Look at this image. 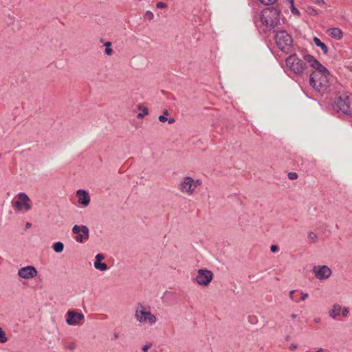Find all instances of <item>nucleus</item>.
Returning <instances> with one entry per match:
<instances>
[{
    "label": "nucleus",
    "mask_w": 352,
    "mask_h": 352,
    "mask_svg": "<svg viewBox=\"0 0 352 352\" xmlns=\"http://www.w3.org/2000/svg\"><path fill=\"white\" fill-rule=\"evenodd\" d=\"M302 58L315 69L309 76V85L320 93L325 92L329 87V72L312 55L303 54Z\"/></svg>",
    "instance_id": "1"
},
{
    "label": "nucleus",
    "mask_w": 352,
    "mask_h": 352,
    "mask_svg": "<svg viewBox=\"0 0 352 352\" xmlns=\"http://www.w3.org/2000/svg\"><path fill=\"white\" fill-rule=\"evenodd\" d=\"M280 10L277 7H270L263 9L260 14V21L265 27L264 32L274 30L280 24Z\"/></svg>",
    "instance_id": "2"
},
{
    "label": "nucleus",
    "mask_w": 352,
    "mask_h": 352,
    "mask_svg": "<svg viewBox=\"0 0 352 352\" xmlns=\"http://www.w3.org/2000/svg\"><path fill=\"white\" fill-rule=\"evenodd\" d=\"M275 41L278 48L286 53L289 54L293 47V39L285 30L276 31Z\"/></svg>",
    "instance_id": "3"
},
{
    "label": "nucleus",
    "mask_w": 352,
    "mask_h": 352,
    "mask_svg": "<svg viewBox=\"0 0 352 352\" xmlns=\"http://www.w3.org/2000/svg\"><path fill=\"white\" fill-rule=\"evenodd\" d=\"M287 67L296 75H302L307 69V62L297 54L289 55L285 60Z\"/></svg>",
    "instance_id": "4"
},
{
    "label": "nucleus",
    "mask_w": 352,
    "mask_h": 352,
    "mask_svg": "<svg viewBox=\"0 0 352 352\" xmlns=\"http://www.w3.org/2000/svg\"><path fill=\"white\" fill-rule=\"evenodd\" d=\"M350 93L346 92L341 94L335 100L333 108L338 112H342L344 115L350 116L351 109Z\"/></svg>",
    "instance_id": "5"
},
{
    "label": "nucleus",
    "mask_w": 352,
    "mask_h": 352,
    "mask_svg": "<svg viewBox=\"0 0 352 352\" xmlns=\"http://www.w3.org/2000/svg\"><path fill=\"white\" fill-rule=\"evenodd\" d=\"M72 232L76 234L75 239L78 243H83L89 238V230L85 225H75L72 228Z\"/></svg>",
    "instance_id": "6"
},
{
    "label": "nucleus",
    "mask_w": 352,
    "mask_h": 352,
    "mask_svg": "<svg viewBox=\"0 0 352 352\" xmlns=\"http://www.w3.org/2000/svg\"><path fill=\"white\" fill-rule=\"evenodd\" d=\"M213 276L211 270L200 269L197 272L196 282L199 285L207 286L212 281Z\"/></svg>",
    "instance_id": "7"
},
{
    "label": "nucleus",
    "mask_w": 352,
    "mask_h": 352,
    "mask_svg": "<svg viewBox=\"0 0 352 352\" xmlns=\"http://www.w3.org/2000/svg\"><path fill=\"white\" fill-rule=\"evenodd\" d=\"M135 318L140 323L148 322L151 325L155 324L157 321L156 316L151 314L150 309L148 311H135Z\"/></svg>",
    "instance_id": "8"
},
{
    "label": "nucleus",
    "mask_w": 352,
    "mask_h": 352,
    "mask_svg": "<svg viewBox=\"0 0 352 352\" xmlns=\"http://www.w3.org/2000/svg\"><path fill=\"white\" fill-rule=\"evenodd\" d=\"M85 319V316L81 312L74 310L68 311L67 313L66 322L69 325H80Z\"/></svg>",
    "instance_id": "9"
},
{
    "label": "nucleus",
    "mask_w": 352,
    "mask_h": 352,
    "mask_svg": "<svg viewBox=\"0 0 352 352\" xmlns=\"http://www.w3.org/2000/svg\"><path fill=\"white\" fill-rule=\"evenodd\" d=\"M194 183L195 180L192 177H185L179 184L180 191L189 195H192L195 191V188H193Z\"/></svg>",
    "instance_id": "10"
},
{
    "label": "nucleus",
    "mask_w": 352,
    "mask_h": 352,
    "mask_svg": "<svg viewBox=\"0 0 352 352\" xmlns=\"http://www.w3.org/2000/svg\"><path fill=\"white\" fill-rule=\"evenodd\" d=\"M313 272L316 277L320 280L328 278L332 273L331 269L327 265L314 266Z\"/></svg>",
    "instance_id": "11"
},
{
    "label": "nucleus",
    "mask_w": 352,
    "mask_h": 352,
    "mask_svg": "<svg viewBox=\"0 0 352 352\" xmlns=\"http://www.w3.org/2000/svg\"><path fill=\"white\" fill-rule=\"evenodd\" d=\"M37 270L31 265L21 267L18 271V276L24 279L32 278L37 276Z\"/></svg>",
    "instance_id": "12"
},
{
    "label": "nucleus",
    "mask_w": 352,
    "mask_h": 352,
    "mask_svg": "<svg viewBox=\"0 0 352 352\" xmlns=\"http://www.w3.org/2000/svg\"><path fill=\"white\" fill-rule=\"evenodd\" d=\"M18 197L19 200L15 202L14 206L19 210H21L23 207H24L25 210L31 209V206L29 204L30 199L25 192L19 193Z\"/></svg>",
    "instance_id": "13"
},
{
    "label": "nucleus",
    "mask_w": 352,
    "mask_h": 352,
    "mask_svg": "<svg viewBox=\"0 0 352 352\" xmlns=\"http://www.w3.org/2000/svg\"><path fill=\"white\" fill-rule=\"evenodd\" d=\"M76 196L78 198V203L80 204L87 206L90 203L89 195L85 190H78L76 192Z\"/></svg>",
    "instance_id": "14"
},
{
    "label": "nucleus",
    "mask_w": 352,
    "mask_h": 352,
    "mask_svg": "<svg viewBox=\"0 0 352 352\" xmlns=\"http://www.w3.org/2000/svg\"><path fill=\"white\" fill-rule=\"evenodd\" d=\"M328 34L335 39L339 40L342 37V32L338 28H330L327 30Z\"/></svg>",
    "instance_id": "15"
},
{
    "label": "nucleus",
    "mask_w": 352,
    "mask_h": 352,
    "mask_svg": "<svg viewBox=\"0 0 352 352\" xmlns=\"http://www.w3.org/2000/svg\"><path fill=\"white\" fill-rule=\"evenodd\" d=\"M342 310V307L340 305L336 304L333 306V308L331 309L329 311L330 317L333 319H336L337 316H338Z\"/></svg>",
    "instance_id": "16"
},
{
    "label": "nucleus",
    "mask_w": 352,
    "mask_h": 352,
    "mask_svg": "<svg viewBox=\"0 0 352 352\" xmlns=\"http://www.w3.org/2000/svg\"><path fill=\"white\" fill-rule=\"evenodd\" d=\"M313 41L316 46L319 47L322 50L324 54L328 53L327 46L323 42H322L319 38L316 36L314 37Z\"/></svg>",
    "instance_id": "17"
},
{
    "label": "nucleus",
    "mask_w": 352,
    "mask_h": 352,
    "mask_svg": "<svg viewBox=\"0 0 352 352\" xmlns=\"http://www.w3.org/2000/svg\"><path fill=\"white\" fill-rule=\"evenodd\" d=\"M138 109H140V110H142V112L141 113H139L138 115H137V118L138 119H141L144 116H146L148 114V110L146 107H143L142 104H139L138 106Z\"/></svg>",
    "instance_id": "18"
},
{
    "label": "nucleus",
    "mask_w": 352,
    "mask_h": 352,
    "mask_svg": "<svg viewBox=\"0 0 352 352\" xmlns=\"http://www.w3.org/2000/svg\"><path fill=\"white\" fill-rule=\"evenodd\" d=\"M63 249H64V244L60 241L56 242L53 245V250L56 253L62 252Z\"/></svg>",
    "instance_id": "19"
},
{
    "label": "nucleus",
    "mask_w": 352,
    "mask_h": 352,
    "mask_svg": "<svg viewBox=\"0 0 352 352\" xmlns=\"http://www.w3.org/2000/svg\"><path fill=\"white\" fill-rule=\"evenodd\" d=\"M94 266L96 270H99L100 271H105L108 269L107 265L102 262L94 263Z\"/></svg>",
    "instance_id": "20"
},
{
    "label": "nucleus",
    "mask_w": 352,
    "mask_h": 352,
    "mask_svg": "<svg viewBox=\"0 0 352 352\" xmlns=\"http://www.w3.org/2000/svg\"><path fill=\"white\" fill-rule=\"evenodd\" d=\"M290 4V9H291V12L294 14V15H296L298 16H299L300 15V13L299 12V10L294 6V1H293V3H289Z\"/></svg>",
    "instance_id": "21"
},
{
    "label": "nucleus",
    "mask_w": 352,
    "mask_h": 352,
    "mask_svg": "<svg viewBox=\"0 0 352 352\" xmlns=\"http://www.w3.org/2000/svg\"><path fill=\"white\" fill-rule=\"evenodd\" d=\"M111 45V43L109 41L104 43V46L106 47L104 52H105V54L109 56L111 55L113 53L112 49L110 48Z\"/></svg>",
    "instance_id": "22"
},
{
    "label": "nucleus",
    "mask_w": 352,
    "mask_h": 352,
    "mask_svg": "<svg viewBox=\"0 0 352 352\" xmlns=\"http://www.w3.org/2000/svg\"><path fill=\"white\" fill-rule=\"evenodd\" d=\"M308 239L312 242L316 243L318 241V236L314 232H310L308 234Z\"/></svg>",
    "instance_id": "23"
},
{
    "label": "nucleus",
    "mask_w": 352,
    "mask_h": 352,
    "mask_svg": "<svg viewBox=\"0 0 352 352\" xmlns=\"http://www.w3.org/2000/svg\"><path fill=\"white\" fill-rule=\"evenodd\" d=\"M8 340L5 332L0 327V343H5Z\"/></svg>",
    "instance_id": "24"
},
{
    "label": "nucleus",
    "mask_w": 352,
    "mask_h": 352,
    "mask_svg": "<svg viewBox=\"0 0 352 352\" xmlns=\"http://www.w3.org/2000/svg\"><path fill=\"white\" fill-rule=\"evenodd\" d=\"M150 309L149 307H145L142 303H138L135 311H148Z\"/></svg>",
    "instance_id": "25"
},
{
    "label": "nucleus",
    "mask_w": 352,
    "mask_h": 352,
    "mask_svg": "<svg viewBox=\"0 0 352 352\" xmlns=\"http://www.w3.org/2000/svg\"><path fill=\"white\" fill-rule=\"evenodd\" d=\"M248 319V322L252 324H255L258 322V318L255 316H249Z\"/></svg>",
    "instance_id": "26"
},
{
    "label": "nucleus",
    "mask_w": 352,
    "mask_h": 352,
    "mask_svg": "<svg viewBox=\"0 0 352 352\" xmlns=\"http://www.w3.org/2000/svg\"><path fill=\"white\" fill-rule=\"evenodd\" d=\"M259 1L264 5L270 6L274 4L277 0H259Z\"/></svg>",
    "instance_id": "27"
},
{
    "label": "nucleus",
    "mask_w": 352,
    "mask_h": 352,
    "mask_svg": "<svg viewBox=\"0 0 352 352\" xmlns=\"http://www.w3.org/2000/svg\"><path fill=\"white\" fill-rule=\"evenodd\" d=\"M144 17L145 19L149 20V21H151L154 18V14L152 12L148 10L146 12L145 14H144Z\"/></svg>",
    "instance_id": "28"
},
{
    "label": "nucleus",
    "mask_w": 352,
    "mask_h": 352,
    "mask_svg": "<svg viewBox=\"0 0 352 352\" xmlns=\"http://www.w3.org/2000/svg\"><path fill=\"white\" fill-rule=\"evenodd\" d=\"M287 177L291 180H294L298 178V174L295 172H290L288 173Z\"/></svg>",
    "instance_id": "29"
},
{
    "label": "nucleus",
    "mask_w": 352,
    "mask_h": 352,
    "mask_svg": "<svg viewBox=\"0 0 352 352\" xmlns=\"http://www.w3.org/2000/svg\"><path fill=\"white\" fill-rule=\"evenodd\" d=\"M167 4L166 3H164L162 1H159L156 3V7L158 9H163L167 8Z\"/></svg>",
    "instance_id": "30"
},
{
    "label": "nucleus",
    "mask_w": 352,
    "mask_h": 352,
    "mask_svg": "<svg viewBox=\"0 0 352 352\" xmlns=\"http://www.w3.org/2000/svg\"><path fill=\"white\" fill-rule=\"evenodd\" d=\"M96 261L94 263L101 262L103 259H104V256L102 254H98L96 256Z\"/></svg>",
    "instance_id": "31"
},
{
    "label": "nucleus",
    "mask_w": 352,
    "mask_h": 352,
    "mask_svg": "<svg viewBox=\"0 0 352 352\" xmlns=\"http://www.w3.org/2000/svg\"><path fill=\"white\" fill-rule=\"evenodd\" d=\"M342 316L343 317H346L348 316L349 313V308L348 307H344V309H342Z\"/></svg>",
    "instance_id": "32"
},
{
    "label": "nucleus",
    "mask_w": 352,
    "mask_h": 352,
    "mask_svg": "<svg viewBox=\"0 0 352 352\" xmlns=\"http://www.w3.org/2000/svg\"><path fill=\"white\" fill-rule=\"evenodd\" d=\"M308 12L311 14V15H314V16H316L318 14V12L317 11L312 8H308Z\"/></svg>",
    "instance_id": "33"
},
{
    "label": "nucleus",
    "mask_w": 352,
    "mask_h": 352,
    "mask_svg": "<svg viewBox=\"0 0 352 352\" xmlns=\"http://www.w3.org/2000/svg\"><path fill=\"white\" fill-rule=\"evenodd\" d=\"M270 250L272 252H276L278 250V247L276 245H272L270 247Z\"/></svg>",
    "instance_id": "34"
},
{
    "label": "nucleus",
    "mask_w": 352,
    "mask_h": 352,
    "mask_svg": "<svg viewBox=\"0 0 352 352\" xmlns=\"http://www.w3.org/2000/svg\"><path fill=\"white\" fill-rule=\"evenodd\" d=\"M158 119L161 122H165L168 120V118L164 115L160 116Z\"/></svg>",
    "instance_id": "35"
},
{
    "label": "nucleus",
    "mask_w": 352,
    "mask_h": 352,
    "mask_svg": "<svg viewBox=\"0 0 352 352\" xmlns=\"http://www.w3.org/2000/svg\"><path fill=\"white\" fill-rule=\"evenodd\" d=\"M151 347V344H145L144 346H143L142 347V351L143 352H147L148 350Z\"/></svg>",
    "instance_id": "36"
},
{
    "label": "nucleus",
    "mask_w": 352,
    "mask_h": 352,
    "mask_svg": "<svg viewBox=\"0 0 352 352\" xmlns=\"http://www.w3.org/2000/svg\"><path fill=\"white\" fill-rule=\"evenodd\" d=\"M66 348L69 350H74L76 348V344L74 342H72L70 344L67 345Z\"/></svg>",
    "instance_id": "37"
},
{
    "label": "nucleus",
    "mask_w": 352,
    "mask_h": 352,
    "mask_svg": "<svg viewBox=\"0 0 352 352\" xmlns=\"http://www.w3.org/2000/svg\"><path fill=\"white\" fill-rule=\"evenodd\" d=\"M201 184V181L200 179H197L196 181H195V183L193 184V188H196L197 186H199Z\"/></svg>",
    "instance_id": "38"
},
{
    "label": "nucleus",
    "mask_w": 352,
    "mask_h": 352,
    "mask_svg": "<svg viewBox=\"0 0 352 352\" xmlns=\"http://www.w3.org/2000/svg\"><path fill=\"white\" fill-rule=\"evenodd\" d=\"M294 292V290H291V291L289 292V298H290V299H291L292 300H294V301H296V302H298V300H295V298H294V296H293Z\"/></svg>",
    "instance_id": "39"
},
{
    "label": "nucleus",
    "mask_w": 352,
    "mask_h": 352,
    "mask_svg": "<svg viewBox=\"0 0 352 352\" xmlns=\"http://www.w3.org/2000/svg\"><path fill=\"white\" fill-rule=\"evenodd\" d=\"M301 295H302L301 296L302 300H305L309 296L307 293H303V292L301 293Z\"/></svg>",
    "instance_id": "40"
},
{
    "label": "nucleus",
    "mask_w": 352,
    "mask_h": 352,
    "mask_svg": "<svg viewBox=\"0 0 352 352\" xmlns=\"http://www.w3.org/2000/svg\"><path fill=\"white\" fill-rule=\"evenodd\" d=\"M315 2L319 6L324 4V0H315Z\"/></svg>",
    "instance_id": "41"
},
{
    "label": "nucleus",
    "mask_w": 352,
    "mask_h": 352,
    "mask_svg": "<svg viewBox=\"0 0 352 352\" xmlns=\"http://www.w3.org/2000/svg\"><path fill=\"white\" fill-rule=\"evenodd\" d=\"M119 338V333H117V332H114L113 333V338L112 340H117Z\"/></svg>",
    "instance_id": "42"
},
{
    "label": "nucleus",
    "mask_w": 352,
    "mask_h": 352,
    "mask_svg": "<svg viewBox=\"0 0 352 352\" xmlns=\"http://www.w3.org/2000/svg\"><path fill=\"white\" fill-rule=\"evenodd\" d=\"M166 121H168V122L169 124H173L175 122V120L173 118H168V120Z\"/></svg>",
    "instance_id": "43"
},
{
    "label": "nucleus",
    "mask_w": 352,
    "mask_h": 352,
    "mask_svg": "<svg viewBox=\"0 0 352 352\" xmlns=\"http://www.w3.org/2000/svg\"><path fill=\"white\" fill-rule=\"evenodd\" d=\"M31 226H32V224H31L30 222H27V223H25V228H26V229H29V228H31Z\"/></svg>",
    "instance_id": "44"
},
{
    "label": "nucleus",
    "mask_w": 352,
    "mask_h": 352,
    "mask_svg": "<svg viewBox=\"0 0 352 352\" xmlns=\"http://www.w3.org/2000/svg\"><path fill=\"white\" fill-rule=\"evenodd\" d=\"M254 22L256 25H257V23L258 22V18L256 16H254Z\"/></svg>",
    "instance_id": "45"
},
{
    "label": "nucleus",
    "mask_w": 352,
    "mask_h": 352,
    "mask_svg": "<svg viewBox=\"0 0 352 352\" xmlns=\"http://www.w3.org/2000/svg\"><path fill=\"white\" fill-rule=\"evenodd\" d=\"M163 113L164 115L166 116H168L169 115V112L167 109H164L163 111Z\"/></svg>",
    "instance_id": "46"
},
{
    "label": "nucleus",
    "mask_w": 352,
    "mask_h": 352,
    "mask_svg": "<svg viewBox=\"0 0 352 352\" xmlns=\"http://www.w3.org/2000/svg\"><path fill=\"white\" fill-rule=\"evenodd\" d=\"M296 317H297V315H296V314H292L291 315V318H293V319H295Z\"/></svg>",
    "instance_id": "47"
},
{
    "label": "nucleus",
    "mask_w": 352,
    "mask_h": 352,
    "mask_svg": "<svg viewBox=\"0 0 352 352\" xmlns=\"http://www.w3.org/2000/svg\"><path fill=\"white\" fill-rule=\"evenodd\" d=\"M314 321H315L316 322H319L320 321V318H315V319H314Z\"/></svg>",
    "instance_id": "48"
},
{
    "label": "nucleus",
    "mask_w": 352,
    "mask_h": 352,
    "mask_svg": "<svg viewBox=\"0 0 352 352\" xmlns=\"http://www.w3.org/2000/svg\"><path fill=\"white\" fill-rule=\"evenodd\" d=\"M291 349H296V345H293V344H292V345L291 346Z\"/></svg>",
    "instance_id": "49"
},
{
    "label": "nucleus",
    "mask_w": 352,
    "mask_h": 352,
    "mask_svg": "<svg viewBox=\"0 0 352 352\" xmlns=\"http://www.w3.org/2000/svg\"><path fill=\"white\" fill-rule=\"evenodd\" d=\"M287 1H288L289 3H293L294 0H287Z\"/></svg>",
    "instance_id": "50"
}]
</instances>
